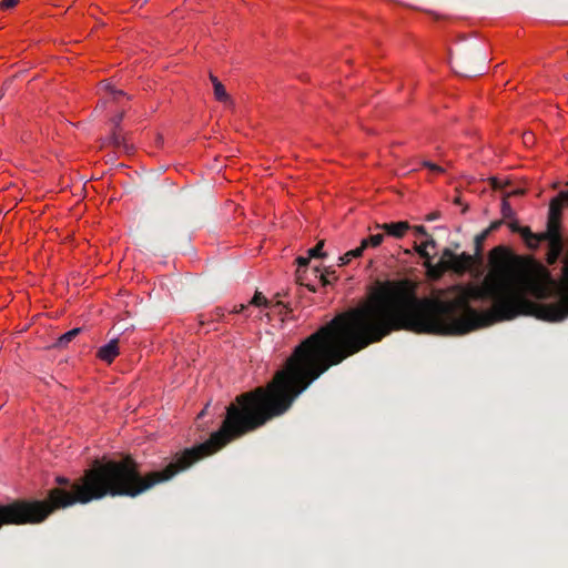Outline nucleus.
Wrapping results in <instances>:
<instances>
[{
    "instance_id": "4",
    "label": "nucleus",
    "mask_w": 568,
    "mask_h": 568,
    "mask_svg": "<svg viewBox=\"0 0 568 568\" xmlns=\"http://www.w3.org/2000/svg\"><path fill=\"white\" fill-rule=\"evenodd\" d=\"M375 229L382 230L387 235L393 236L395 239H402V237H404L406 232L412 229V226L406 221H399V222L376 224Z\"/></svg>"
},
{
    "instance_id": "26",
    "label": "nucleus",
    "mask_w": 568,
    "mask_h": 568,
    "mask_svg": "<svg viewBox=\"0 0 568 568\" xmlns=\"http://www.w3.org/2000/svg\"><path fill=\"white\" fill-rule=\"evenodd\" d=\"M123 119V113H119L118 115H115L113 119H112V123H113V129H120V123Z\"/></svg>"
},
{
    "instance_id": "39",
    "label": "nucleus",
    "mask_w": 568,
    "mask_h": 568,
    "mask_svg": "<svg viewBox=\"0 0 568 568\" xmlns=\"http://www.w3.org/2000/svg\"><path fill=\"white\" fill-rule=\"evenodd\" d=\"M531 138H532V135L528 134V136L526 138V141H530Z\"/></svg>"
},
{
    "instance_id": "28",
    "label": "nucleus",
    "mask_w": 568,
    "mask_h": 568,
    "mask_svg": "<svg viewBox=\"0 0 568 568\" xmlns=\"http://www.w3.org/2000/svg\"><path fill=\"white\" fill-rule=\"evenodd\" d=\"M503 253H504V247H501V246H497V247H495V248L491 251V253H490V257H491V260H493V258H495V256H496L497 254H503Z\"/></svg>"
},
{
    "instance_id": "9",
    "label": "nucleus",
    "mask_w": 568,
    "mask_h": 568,
    "mask_svg": "<svg viewBox=\"0 0 568 568\" xmlns=\"http://www.w3.org/2000/svg\"><path fill=\"white\" fill-rule=\"evenodd\" d=\"M119 130L120 129H113L111 135L109 136V143L116 149L129 151L131 146L128 144L125 138L120 133Z\"/></svg>"
},
{
    "instance_id": "22",
    "label": "nucleus",
    "mask_w": 568,
    "mask_h": 568,
    "mask_svg": "<svg viewBox=\"0 0 568 568\" xmlns=\"http://www.w3.org/2000/svg\"><path fill=\"white\" fill-rule=\"evenodd\" d=\"M422 244H423L425 251H428V248H435L436 247V241L432 236H429V235L427 236V240L424 241Z\"/></svg>"
},
{
    "instance_id": "34",
    "label": "nucleus",
    "mask_w": 568,
    "mask_h": 568,
    "mask_svg": "<svg viewBox=\"0 0 568 568\" xmlns=\"http://www.w3.org/2000/svg\"><path fill=\"white\" fill-rule=\"evenodd\" d=\"M112 95L116 100L119 97L125 95V93L122 90H116L115 89V91H114V93H112Z\"/></svg>"
},
{
    "instance_id": "40",
    "label": "nucleus",
    "mask_w": 568,
    "mask_h": 568,
    "mask_svg": "<svg viewBox=\"0 0 568 568\" xmlns=\"http://www.w3.org/2000/svg\"><path fill=\"white\" fill-rule=\"evenodd\" d=\"M531 138H532V135L528 134V136L526 138V141H530Z\"/></svg>"
},
{
    "instance_id": "30",
    "label": "nucleus",
    "mask_w": 568,
    "mask_h": 568,
    "mask_svg": "<svg viewBox=\"0 0 568 568\" xmlns=\"http://www.w3.org/2000/svg\"><path fill=\"white\" fill-rule=\"evenodd\" d=\"M320 278H321V282H322V284H323V285H328V284H331L329 278H328V277H327V275H325L324 273H322V274L320 275Z\"/></svg>"
},
{
    "instance_id": "31",
    "label": "nucleus",
    "mask_w": 568,
    "mask_h": 568,
    "mask_svg": "<svg viewBox=\"0 0 568 568\" xmlns=\"http://www.w3.org/2000/svg\"><path fill=\"white\" fill-rule=\"evenodd\" d=\"M521 194H524V190H514V191L506 193L505 197H508L510 195H521Z\"/></svg>"
},
{
    "instance_id": "14",
    "label": "nucleus",
    "mask_w": 568,
    "mask_h": 568,
    "mask_svg": "<svg viewBox=\"0 0 568 568\" xmlns=\"http://www.w3.org/2000/svg\"><path fill=\"white\" fill-rule=\"evenodd\" d=\"M214 97L217 101L223 102V103L231 101V98H230L229 93L226 92L225 87L222 83L216 84V87L214 88Z\"/></svg>"
},
{
    "instance_id": "17",
    "label": "nucleus",
    "mask_w": 568,
    "mask_h": 568,
    "mask_svg": "<svg viewBox=\"0 0 568 568\" xmlns=\"http://www.w3.org/2000/svg\"><path fill=\"white\" fill-rule=\"evenodd\" d=\"M324 246V241H320L314 247L307 251V254L311 258L315 257H325V253L322 252Z\"/></svg>"
},
{
    "instance_id": "11",
    "label": "nucleus",
    "mask_w": 568,
    "mask_h": 568,
    "mask_svg": "<svg viewBox=\"0 0 568 568\" xmlns=\"http://www.w3.org/2000/svg\"><path fill=\"white\" fill-rule=\"evenodd\" d=\"M80 332H81V328L77 327V328H72L71 331L62 334L55 342L54 347H59V348L65 347L70 342H72L79 335Z\"/></svg>"
},
{
    "instance_id": "5",
    "label": "nucleus",
    "mask_w": 568,
    "mask_h": 568,
    "mask_svg": "<svg viewBox=\"0 0 568 568\" xmlns=\"http://www.w3.org/2000/svg\"><path fill=\"white\" fill-rule=\"evenodd\" d=\"M475 263V257L468 253H462L459 255H455L452 263L446 265V270L454 271L457 274H464L467 272Z\"/></svg>"
},
{
    "instance_id": "23",
    "label": "nucleus",
    "mask_w": 568,
    "mask_h": 568,
    "mask_svg": "<svg viewBox=\"0 0 568 568\" xmlns=\"http://www.w3.org/2000/svg\"><path fill=\"white\" fill-rule=\"evenodd\" d=\"M503 223V220L494 221L485 231L488 232V234H490L491 232L497 231Z\"/></svg>"
},
{
    "instance_id": "35",
    "label": "nucleus",
    "mask_w": 568,
    "mask_h": 568,
    "mask_svg": "<svg viewBox=\"0 0 568 568\" xmlns=\"http://www.w3.org/2000/svg\"><path fill=\"white\" fill-rule=\"evenodd\" d=\"M245 308H246V306H245V305H243V304H241V305H240V307L234 308L232 312H233V313H241V312H242L243 310H245Z\"/></svg>"
},
{
    "instance_id": "20",
    "label": "nucleus",
    "mask_w": 568,
    "mask_h": 568,
    "mask_svg": "<svg viewBox=\"0 0 568 568\" xmlns=\"http://www.w3.org/2000/svg\"><path fill=\"white\" fill-rule=\"evenodd\" d=\"M250 304H253L255 306H261V305L266 306L268 304V302H267L266 297L262 295V293L256 292L255 295L253 296V298L251 300Z\"/></svg>"
},
{
    "instance_id": "16",
    "label": "nucleus",
    "mask_w": 568,
    "mask_h": 568,
    "mask_svg": "<svg viewBox=\"0 0 568 568\" xmlns=\"http://www.w3.org/2000/svg\"><path fill=\"white\" fill-rule=\"evenodd\" d=\"M414 251L422 257L425 260V265L427 267H430V260H432V255L428 251H425L423 244H417L416 242L414 243Z\"/></svg>"
},
{
    "instance_id": "3",
    "label": "nucleus",
    "mask_w": 568,
    "mask_h": 568,
    "mask_svg": "<svg viewBox=\"0 0 568 568\" xmlns=\"http://www.w3.org/2000/svg\"><path fill=\"white\" fill-rule=\"evenodd\" d=\"M564 201L568 202V190L560 192L559 197H556L550 202L547 230L542 232L544 234H561L560 219Z\"/></svg>"
},
{
    "instance_id": "42",
    "label": "nucleus",
    "mask_w": 568,
    "mask_h": 568,
    "mask_svg": "<svg viewBox=\"0 0 568 568\" xmlns=\"http://www.w3.org/2000/svg\"><path fill=\"white\" fill-rule=\"evenodd\" d=\"M566 79H568V74L566 75Z\"/></svg>"
},
{
    "instance_id": "6",
    "label": "nucleus",
    "mask_w": 568,
    "mask_h": 568,
    "mask_svg": "<svg viewBox=\"0 0 568 568\" xmlns=\"http://www.w3.org/2000/svg\"><path fill=\"white\" fill-rule=\"evenodd\" d=\"M119 354V339L113 338L98 349L97 357L108 364H111Z\"/></svg>"
},
{
    "instance_id": "25",
    "label": "nucleus",
    "mask_w": 568,
    "mask_h": 568,
    "mask_svg": "<svg viewBox=\"0 0 568 568\" xmlns=\"http://www.w3.org/2000/svg\"><path fill=\"white\" fill-rule=\"evenodd\" d=\"M417 235L428 236V233L423 225H416L412 227Z\"/></svg>"
},
{
    "instance_id": "19",
    "label": "nucleus",
    "mask_w": 568,
    "mask_h": 568,
    "mask_svg": "<svg viewBox=\"0 0 568 568\" xmlns=\"http://www.w3.org/2000/svg\"><path fill=\"white\" fill-rule=\"evenodd\" d=\"M422 165L424 168L428 169L429 171H432L434 173H437V174H442V173L445 172V170L442 166H439V165H437V164H435V163H433L430 161H426L425 160V161L422 162Z\"/></svg>"
},
{
    "instance_id": "15",
    "label": "nucleus",
    "mask_w": 568,
    "mask_h": 568,
    "mask_svg": "<svg viewBox=\"0 0 568 568\" xmlns=\"http://www.w3.org/2000/svg\"><path fill=\"white\" fill-rule=\"evenodd\" d=\"M488 236H489V234L485 230L475 236V255L476 256H480L481 251H483V244Z\"/></svg>"
},
{
    "instance_id": "33",
    "label": "nucleus",
    "mask_w": 568,
    "mask_h": 568,
    "mask_svg": "<svg viewBox=\"0 0 568 568\" xmlns=\"http://www.w3.org/2000/svg\"><path fill=\"white\" fill-rule=\"evenodd\" d=\"M57 481H58V484H59V485H61V486H62V485H69V483H70V481H69V479H68V478H64V477H58V478H57Z\"/></svg>"
},
{
    "instance_id": "36",
    "label": "nucleus",
    "mask_w": 568,
    "mask_h": 568,
    "mask_svg": "<svg viewBox=\"0 0 568 568\" xmlns=\"http://www.w3.org/2000/svg\"><path fill=\"white\" fill-rule=\"evenodd\" d=\"M216 315H217L219 317L224 316V311H223L222 308L217 307V308H216Z\"/></svg>"
},
{
    "instance_id": "12",
    "label": "nucleus",
    "mask_w": 568,
    "mask_h": 568,
    "mask_svg": "<svg viewBox=\"0 0 568 568\" xmlns=\"http://www.w3.org/2000/svg\"><path fill=\"white\" fill-rule=\"evenodd\" d=\"M363 252L364 251L362 250L361 246L346 252L343 256L339 257L341 265L348 264L352 261V258L361 257L363 255Z\"/></svg>"
},
{
    "instance_id": "18",
    "label": "nucleus",
    "mask_w": 568,
    "mask_h": 568,
    "mask_svg": "<svg viewBox=\"0 0 568 568\" xmlns=\"http://www.w3.org/2000/svg\"><path fill=\"white\" fill-rule=\"evenodd\" d=\"M501 214L504 219H511L515 215L514 210L511 209L510 204L507 201V197L505 196L501 202Z\"/></svg>"
},
{
    "instance_id": "13",
    "label": "nucleus",
    "mask_w": 568,
    "mask_h": 568,
    "mask_svg": "<svg viewBox=\"0 0 568 568\" xmlns=\"http://www.w3.org/2000/svg\"><path fill=\"white\" fill-rule=\"evenodd\" d=\"M455 255L456 254L450 248H448V247H446L443 251L442 258H440V261L438 263L440 272L446 271V265L448 263H452V261L455 257Z\"/></svg>"
},
{
    "instance_id": "21",
    "label": "nucleus",
    "mask_w": 568,
    "mask_h": 568,
    "mask_svg": "<svg viewBox=\"0 0 568 568\" xmlns=\"http://www.w3.org/2000/svg\"><path fill=\"white\" fill-rule=\"evenodd\" d=\"M19 0H2L0 7L2 9H11L18 4Z\"/></svg>"
},
{
    "instance_id": "32",
    "label": "nucleus",
    "mask_w": 568,
    "mask_h": 568,
    "mask_svg": "<svg viewBox=\"0 0 568 568\" xmlns=\"http://www.w3.org/2000/svg\"><path fill=\"white\" fill-rule=\"evenodd\" d=\"M439 217V213L438 212H433L430 214L427 215L426 220L427 221H435Z\"/></svg>"
},
{
    "instance_id": "2",
    "label": "nucleus",
    "mask_w": 568,
    "mask_h": 568,
    "mask_svg": "<svg viewBox=\"0 0 568 568\" xmlns=\"http://www.w3.org/2000/svg\"><path fill=\"white\" fill-rule=\"evenodd\" d=\"M487 61V55L479 48H470L467 52L456 57L450 55V63L456 73L463 77H476L481 74Z\"/></svg>"
},
{
    "instance_id": "7",
    "label": "nucleus",
    "mask_w": 568,
    "mask_h": 568,
    "mask_svg": "<svg viewBox=\"0 0 568 568\" xmlns=\"http://www.w3.org/2000/svg\"><path fill=\"white\" fill-rule=\"evenodd\" d=\"M508 226L511 232L519 233L521 235L528 247H534L532 243L536 241L537 234L532 233L529 227L520 226L517 221L509 222Z\"/></svg>"
},
{
    "instance_id": "1",
    "label": "nucleus",
    "mask_w": 568,
    "mask_h": 568,
    "mask_svg": "<svg viewBox=\"0 0 568 568\" xmlns=\"http://www.w3.org/2000/svg\"><path fill=\"white\" fill-rule=\"evenodd\" d=\"M561 284L564 298L546 302L556 283L539 263L518 273L499 265L452 300L419 298L417 283L409 278L378 282L366 302L337 314L305 338L266 386L252 390V432L284 415L332 366L393 332L463 335L519 316L561 322L568 317V256Z\"/></svg>"
},
{
    "instance_id": "8",
    "label": "nucleus",
    "mask_w": 568,
    "mask_h": 568,
    "mask_svg": "<svg viewBox=\"0 0 568 568\" xmlns=\"http://www.w3.org/2000/svg\"><path fill=\"white\" fill-rule=\"evenodd\" d=\"M310 256H298L296 258V263L298 265L297 267V271H296V278H297V282L301 284V285H304L303 283V280H304V276L303 274L305 273V270L310 263ZM305 286L312 291V292H315V287L312 286L311 284H305Z\"/></svg>"
},
{
    "instance_id": "29",
    "label": "nucleus",
    "mask_w": 568,
    "mask_h": 568,
    "mask_svg": "<svg viewBox=\"0 0 568 568\" xmlns=\"http://www.w3.org/2000/svg\"><path fill=\"white\" fill-rule=\"evenodd\" d=\"M210 80H211V82H212V84H213V88H215V87H216V84H221V83H222V82H221V81H220V80H219L214 74H212V73H210Z\"/></svg>"
},
{
    "instance_id": "41",
    "label": "nucleus",
    "mask_w": 568,
    "mask_h": 568,
    "mask_svg": "<svg viewBox=\"0 0 568 568\" xmlns=\"http://www.w3.org/2000/svg\"><path fill=\"white\" fill-rule=\"evenodd\" d=\"M205 413V410H202L200 414H199V417L203 416Z\"/></svg>"
},
{
    "instance_id": "27",
    "label": "nucleus",
    "mask_w": 568,
    "mask_h": 568,
    "mask_svg": "<svg viewBox=\"0 0 568 568\" xmlns=\"http://www.w3.org/2000/svg\"><path fill=\"white\" fill-rule=\"evenodd\" d=\"M102 87L105 91L110 92L111 94L115 91V88L110 82H102Z\"/></svg>"
},
{
    "instance_id": "38",
    "label": "nucleus",
    "mask_w": 568,
    "mask_h": 568,
    "mask_svg": "<svg viewBox=\"0 0 568 568\" xmlns=\"http://www.w3.org/2000/svg\"><path fill=\"white\" fill-rule=\"evenodd\" d=\"M456 204H460V199L459 197H456L455 201H454Z\"/></svg>"
},
{
    "instance_id": "10",
    "label": "nucleus",
    "mask_w": 568,
    "mask_h": 568,
    "mask_svg": "<svg viewBox=\"0 0 568 568\" xmlns=\"http://www.w3.org/2000/svg\"><path fill=\"white\" fill-rule=\"evenodd\" d=\"M385 235L383 233L373 234L366 239H363L359 246L362 247L363 251H365L368 247H377L383 243Z\"/></svg>"
},
{
    "instance_id": "24",
    "label": "nucleus",
    "mask_w": 568,
    "mask_h": 568,
    "mask_svg": "<svg viewBox=\"0 0 568 568\" xmlns=\"http://www.w3.org/2000/svg\"><path fill=\"white\" fill-rule=\"evenodd\" d=\"M490 185L493 189L495 190H501L504 189L505 184L504 182H501L500 180H498L497 178H491L490 179Z\"/></svg>"
},
{
    "instance_id": "37",
    "label": "nucleus",
    "mask_w": 568,
    "mask_h": 568,
    "mask_svg": "<svg viewBox=\"0 0 568 568\" xmlns=\"http://www.w3.org/2000/svg\"><path fill=\"white\" fill-rule=\"evenodd\" d=\"M334 274H335V272H334V271H332V272H326V274H325V275H327V277H332V275H334Z\"/></svg>"
}]
</instances>
